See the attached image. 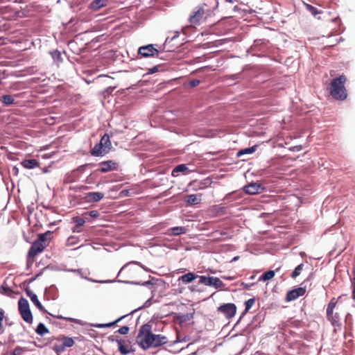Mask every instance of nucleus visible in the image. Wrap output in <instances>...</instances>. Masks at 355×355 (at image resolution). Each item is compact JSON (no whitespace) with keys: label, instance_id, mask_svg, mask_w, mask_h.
<instances>
[{"label":"nucleus","instance_id":"obj_14","mask_svg":"<svg viewBox=\"0 0 355 355\" xmlns=\"http://www.w3.org/2000/svg\"><path fill=\"white\" fill-rule=\"evenodd\" d=\"M263 190V188L261 187V184L255 182L250 183L243 188V191L250 195H255L259 193Z\"/></svg>","mask_w":355,"mask_h":355},{"label":"nucleus","instance_id":"obj_58","mask_svg":"<svg viewBox=\"0 0 355 355\" xmlns=\"http://www.w3.org/2000/svg\"><path fill=\"white\" fill-rule=\"evenodd\" d=\"M96 166L94 163H87L82 165V168H92Z\"/></svg>","mask_w":355,"mask_h":355},{"label":"nucleus","instance_id":"obj_45","mask_svg":"<svg viewBox=\"0 0 355 355\" xmlns=\"http://www.w3.org/2000/svg\"><path fill=\"white\" fill-rule=\"evenodd\" d=\"M52 349L56 352L58 354H60V353L63 352L65 349L63 345H55L52 347Z\"/></svg>","mask_w":355,"mask_h":355},{"label":"nucleus","instance_id":"obj_49","mask_svg":"<svg viewBox=\"0 0 355 355\" xmlns=\"http://www.w3.org/2000/svg\"><path fill=\"white\" fill-rule=\"evenodd\" d=\"M87 215L89 216L90 217H92L93 218H96L99 216V212L97 210H92L90 211L85 212L83 214L84 216H85Z\"/></svg>","mask_w":355,"mask_h":355},{"label":"nucleus","instance_id":"obj_52","mask_svg":"<svg viewBox=\"0 0 355 355\" xmlns=\"http://www.w3.org/2000/svg\"><path fill=\"white\" fill-rule=\"evenodd\" d=\"M354 277L352 279V298L355 300V268L354 270Z\"/></svg>","mask_w":355,"mask_h":355},{"label":"nucleus","instance_id":"obj_20","mask_svg":"<svg viewBox=\"0 0 355 355\" xmlns=\"http://www.w3.org/2000/svg\"><path fill=\"white\" fill-rule=\"evenodd\" d=\"M107 0H93L89 6L90 10L97 11L100 8L106 6Z\"/></svg>","mask_w":355,"mask_h":355},{"label":"nucleus","instance_id":"obj_1","mask_svg":"<svg viewBox=\"0 0 355 355\" xmlns=\"http://www.w3.org/2000/svg\"><path fill=\"white\" fill-rule=\"evenodd\" d=\"M155 341V334L152 333V326L149 323L143 324L139 330L137 342L144 349H148Z\"/></svg>","mask_w":355,"mask_h":355},{"label":"nucleus","instance_id":"obj_7","mask_svg":"<svg viewBox=\"0 0 355 355\" xmlns=\"http://www.w3.org/2000/svg\"><path fill=\"white\" fill-rule=\"evenodd\" d=\"M217 311L222 313L227 319L232 318L236 313V306L233 303L223 304L217 308Z\"/></svg>","mask_w":355,"mask_h":355},{"label":"nucleus","instance_id":"obj_26","mask_svg":"<svg viewBox=\"0 0 355 355\" xmlns=\"http://www.w3.org/2000/svg\"><path fill=\"white\" fill-rule=\"evenodd\" d=\"M99 143L103 144L104 148L107 149V151L110 152L112 148V144L110 141V137L107 133L104 134L100 139Z\"/></svg>","mask_w":355,"mask_h":355},{"label":"nucleus","instance_id":"obj_48","mask_svg":"<svg viewBox=\"0 0 355 355\" xmlns=\"http://www.w3.org/2000/svg\"><path fill=\"white\" fill-rule=\"evenodd\" d=\"M25 350V348L17 346L12 352L11 355H21Z\"/></svg>","mask_w":355,"mask_h":355},{"label":"nucleus","instance_id":"obj_60","mask_svg":"<svg viewBox=\"0 0 355 355\" xmlns=\"http://www.w3.org/2000/svg\"><path fill=\"white\" fill-rule=\"evenodd\" d=\"M11 172L13 175L17 176L19 174V168L17 166H13Z\"/></svg>","mask_w":355,"mask_h":355},{"label":"nucleus","instance_id":"obj_63","mask_svg":"<svg viewBox=\"0 0 355 355\" xmlns=\"http://www.w3.org/2000/svg\"><path fill=\"white\" fill-rule=\"evenodd\" d=\"M30 258H31V257H28V260H27V268H28V269L31 268V265H32V263H33V261H30Z\"/></svg>","mask_w":355,"mask_h":355},{"label":"nucleus","instance_id":"obj_61","mask_svg":"<svg viewBox=\"0 0 355 355\" xmlns=\"http://www.w3.org/2000/svg\"><path fill=\"white\" fill-rule=\"evenodd\" d=\"M108 340L111 343L116 342L118 343V341H121V339L114 338V336H111L108 337Z\"/></svg>","mask_w":355,"mask_h":355},{"label":"nucleus","instance_id":"obj_40","mask_svg":"<svg viewBox=\"0 0 355 355\" xmlns=\"http://www.w3.org/2000/svg\"><path fill=\"white\" fill-rule=\"evenodd\" d=\"M303 268H304V264L303 263H301V264L298 265L295 268V270L293 271V272L291 273V277L293 279H295L296 277H297L301 274V272L302 271Z\"/></svg>","mask_w":355,"mask_h":355},{"label":"nucleus","instance_id":"obj_46","mask_svg":"<svg viewBox=\"0 0 355 355\" xmlns=\"http://www.w3.org/2000/svg\"><path fill=\"white\" fill-rule=\"evenodd\" d=\"M153 298V295L151 297H150L148 300H147L142 306H140L138 309H135L132 312H135V311L140 310L143 308H147V307H149L150 306H151Z\"/></svg>","mask_w":355,"mask_h":355},{"label":"nucleus","instance_id":"obj_17","mask_svg":"<svg viewBox=\"0 0 355 355\" xmlns=\"http://www.w3.org/2000/svg\"><path fill=\"white\" fill-rule=\"evenodd\" d=\"M224 211H225V207L220 205L211 206L207 210V212L208 213V214L213 217L220 215V214H223Z\"/></svg>","mask_w":355,"mask_h":355},{"label":"nucleus","instance_id":"obj_44","mask_svg":"<svg viewBox=\"0 0 355 355\" xmlns=\"http://www.w3.org/2000/svg\"><path fill=\"white\" fill-rule=\"evenodd\" d=\"M306 9L314 16L320 13L318 9L310 4H305Z\"/></svg>","mask_w":355,"mask_h":355},{"label":"nucleus","instance_id":"obj_6","mask_svg":"<svg viewBox=\"0 0 355 355\" xmlns=\"http://www.w3.org/2000/svg\"><path fill=\"white\" fill-rule=\"evenodd\" d=\"M46 246L45 241H43V236L41 237L37 236V239L32 243L28 250V257L34 258L39 253L42 252Z\"/></svg>","mask_w":355,"mask_h":355},{"label":"nucleus","instance_id":"obj_3","mask_svg":"<svg viewBox=\"0 0 355 355\" xmlns=\"http://www.w3.org/2000/svg\"><path fill=\"white\" fill-rule=\"evenodd\" d=\"M337 301L335 297H333L327 305V320L331 322L332 326L334 327V331L341 330L342 323L341 318L338 312L334 313V310L336 307Z\"/></svg>","mask_w":355,"mask_h":355},{"label":"nucleus","instance_id":"obj_13","mask_svg":"<svg viewBox=\"0 0 355 355\" xmlns=\"http://www.w3.org/2000/svg\"><path fill=\"white\" fill-rule=\"evenodd\" d=\"M306 293V288L302 287H299L291 291H289L286 296V300L287 302H291L297 299L299 297L302 296Z\"/></svg>","mask_w":355,"mask_h":355},{"label":"nucleus","instance_id":"obj_23","mask_svg":"<svg viewBox=\"0 0 355 355\" xmlns=\"http://www.w3.org/2000/svg\"><path fill=\"white\" fill-rule=\"evenodd\" d=\"M125 317V315L121 316L119 318H117L116 320H115L114 321L108 322V323L89 324V326L94 327L96 328H100V329L112 327V326H114V324H116V323L120 322Z\"/></svg>","mask_w":355,"mask_h":355},{"label":"nucleus","instance_id":"obj_28","mask_svg":"<svg viewBox=\"0 0 355 355\" xmlns=\"http://www.w3.org/2000/svg\"><path fill=\"white\" fill-rule=\"evenodd\" d=\"M155 73V66H153L151 68H150L148 71L147 73H144L143 75V80H141V82L142 83L141 85L144 86V85H148V84L151 83H154L153 80L150 81L148 78V76L149 74H153Z\"/></svg>","mask_w":355,"mask_h":355},{"label":"nucleus","instance_id":"obj_62","mask_svg":"<svg viewBox=\"0 0 355 355\" xmlns=\"http://www.w3.org/2000/svg\"><path fill=\"white\" fill-rule=\"evenodd\" d=\"M221 278L223 279H226V280H234L235 279L234 277H232V276H226V275H223L221 276Z\"/></svg>","mask_w":355,"mask_h":355},{"label":"nucleus","instance_id":"obj_12","mask_svg":"<svg viewBox=\"0 0 355 355\" xmlns=\"http://www.w3.org/2000/svg\"><path fill=\"white\" fill-rule=\"evenodd\" d=\"M65 272H73V273H75V274H78L80 275V277L84 279H86L89 282H94V283H98V284H110V283H114L116 282V280H111V279H107V280H96V279H93L92 278H89V277H87L86 276L84 275V274L82 272V270L81 269H64L63 270Z\"/></svg>","mask_w":355,"mask_h":355},{"label":"nucleus","instance_id":"obj_22","mask_svg":"<svg viewBox=\"0 0 355 355\" xmlns=\"http://www.w3.org/2000/svg\"><path fill=\"white\" fill-rule=\"evenodd\" d=\"M21 165L27 169H33L39 166V162L35 159H25L21 162Z\"/></svg>","mask_w":355,"mask_h":355},{"label":"nucleus","instance_id":"obj_10","mask_svg":"<svg viewBox=\"0 0 355 355\" xmlns=\"http://www.w3.org/2000/svg\"><path fill=\"white\" fill-rule=\"evenodd\" d=\"M206 12L203 6L197 7L189 18L190 24L193 26L198 24Z\"/></svg>","mask_w":355,"mask_h":355},{"label":"nucleus","instance_id":"obj_54","mask_svg":"<svg viewBox=\"0 0 355 355\" xmlns=\"http://www.w3.org/2000/svg\"><path fill=\"white\" fill-rule=\"evenodd\" d=\"M200 83V81L198 79L191 80L189 83V85L190 87H195L198 85H199Z\"/></svg>","mask_w":355,"mask_h":355},{"label":"nucleus","instance_id":"obj_59","mask_svg":"<svg viewBox=\"0 0 355 355\" xmlns=\"http://www.w3.org/2000/svg\"><path fill=\"white\" fill-rule=\"evenodd\" d=\"M76 238L75 236H70L67 239V242L69 245H73L76 243Z\"/></svg>","mask_w":355,"mask_h":355},{"label":"nucleus","instance_id":"obj_34","mask_svg":"<svg viewBox=\"0 0 355 355\" xmlns=\"http://www.w3.org/2000/svg\"><path fill=\"white\" fill-rule=\"evenodd\" d=\"M73 222L75 223L73 232H80V230H76V228L83 226L85 223V220L84 218L77 216L73 218Z\"/></svg>","mask_w":355,"mask_h":355},{"label":"nucleus","instance_id":"obj_36","mask_svg":"<svg viewBox=\"0 0 355 355\" xmlns=\"http://www.w3.org/2000/svg\"><path fill=\"white\" fill-rule=\"evenodd\" d=\"M75 342L72 337L62 336V345L65 347H71L73 346Z\"/></svg>","mask_w":355,"mask_h":355},{"label":"nucleus","instance_id":"obj_29","mask_svg":"<svg viewBox=\"0 0 355 355\" xmlns=\"http://www.w3.org/2000/svg\"><path fill=\"white\" fill-rule=\"evenodd\" d=\"M50 55H51L53 61L56 62L58 65L63 62L61 51H58V49L50 51Z\"/></svg>","mask_w":355,"mask_h":355},{"label":"nucleus","instance_id":"obj_8","mask_svg":"<svg viewBox=\"0 0 355 355\" xmlns=\"http://www.w3.org/2000/svg\"><path fill=\"white\" fill-rule=\"evenodd\" d=\"M25 292L27 296L30 297L31 302L41 312L44 313H47L51 316H54V315L47 311V310L44 308V306L38 300L37 295L35 293H34L28 287L25 288Z\"/></svg>","mask_w":355,"mask_h":355},{"label":"nucleus","instance_id":"obj_51","mask_svg":"<svg viewBox=\"0 0 355 355\" xmlns=\"http://www.w3.org/2000/svg\"><path fill=\"white\" fill-rule=\"evenodd\" d=\"M129 330H130V328L128 326H123L121 328H119L116 331V332L120 334L125 335V334H127L128 333Z\"/></svg>","mask_w":355,"mask_h":355},{"label":"nucleus","instance_id":"obj_24","mask_svg":"<svg viewBox=\"0 0 355 355\" xmlns=\"http://www.w3.org/2000/svg\"><path fill=\"white\" fill-rule=\"evenodd\" d=\"M191 171L188 168L186 164H182L176 166L172 171V175L173 176L178 175L179 173H182L183 174H187Z\"/></svg>","mask_w":355,"mask_h":355},{"label":"nucleus","instance_id":"obj_18","mask_svg":"<svg viewBox=\"0 0 355 355\" xmlns=\"http://www.w3.org/2000/svg\"><path fill=\"white\" fill-rule=\"evenodd\" d=\"M104 197V193L101 192H89L86 194V198L88 202H97L102 200Z\"/></svg>","mask_w":355,"mask_h":355},{"label":"nucleus","instance_id":"obj_39","mask_svg":"<svg viewBox=\"0 0 355 355\" xmlns=\"http://www.w3.org/2000/svg\"><path fill=\"white\" fill-rule=\"evenodd\" d=\"M257 147V146H253L250 147V148L242 149V150H239L238 152L237 155L239 157H240L242 155L251 154V153H254L256 150Z\"/></svg>","mask_w":355,"mask_h":355},{"label":"nucleus","instance_id":"obj_2","mask_svg":"<svg viewBox=\"0 0 355 355\" xmlns=\"http://www.w3.org/2000/svg\"><path fill=\"white\" fill-rule=\"evenodd\" d=\"M347 78L344 75L340 76L338 78H334L330 84V94L331 96L339 101L345 100L347 96V90L345 84Z\"/></svg>","mask_w":355,"mask_h":355},{"label":"nucleus","instance_id":"obj_25","mask_svg":"<svg viewBox=\"0 0 355 355\" xmlns=\"http://www.w3.org/2000/svg\"><path fill=\"white\" fill-rule=\"evenodd\" d=\"M45 293L49 295L51 300H55L58 297V288L53 284L45 288Z\"/></svg>","mask_w":355,"mask_h":355},{"label":"nucleus","instance_id":"obj_15","mask_svg":"<svg viewBox=\"0 0 355 355\" xmlns=\"http://www.w3.org/2000/svg\"><path fill=\"white\" fill-rule=\"evenodd\" d=\"M108 153L107 149L104 148L103 144L99 142L96 144L90 150L91 155L94 157H102Z\"/></svg>","mask_w":355,"mask_h":355},{"label":"nucleus","instance_id":"obj_4","mask_svg":"<svg viewBox=\"0 0 355 355\" xmlns=\"http://www.w3.org/2000/svg\"><path fill=\"white\" fill-rule=\"evenodd\" d=\"M18 310L21 315V318L27 323L31 324L33 322V314L30 309V306L28 300L21 297L18 301Z\"/></svg>","mask_w":355,"mask_h":355},{"label":"nucleus","instance_id":"obj_43","mask_svg":"<svg viewBox=\"0 0 355 355\" xmlns=\"http://www.w3.org/2000/svg\"><path fill=\"white\" fill-rule=\"evenodd\" d=\"M254 302H255V299L254 298H251V299H249L248 300H247L245 302V311L244 312L245 313L248 312V311L254 305Z\"/></svg>","mask_w":355,"mask_h":355},{"label":"nucleus","instance_id":"obj_31","mask_svg":"<svg viewBox=\"0 0 355 355\" xmlns=\"http://www.w3.org/2000/svg\"><path fill=\"white\" fill-rule=\"evenodd\" d=\"M0 101L5 106H10L15 102L14 98L11 95L5 94L0 96Z\"/></svg>","mask_w":355,"mask_h":355},{"label":"nucleus","instance_id":"obj_19","mask_svg":"<svg viewBox=\"0 0 355 355\" xmlns=\"http://www.w3.org/2000/svg\"><path fill=\"white\" fill-rule=\"evenodd\" d=\"M169 178L164 173H162L158 172V169L157 168V187L161 186H166L168 184Z\"/></svg>","mask_w":355,"mask_h":355},{"label":"nucleus","instance_id":"obj_35","mask_svg":"<svg viewBox=\"0 0 355 355\" xmlns=\"http://www.w3.org/2000/svg\"><path fill=\"white\" fill-rule=\"evenodd\" d=\"M169 231L171 234L178 236L186 233L187 228L185 227H175L170 229Z\"/></svg>","mask_w":355,"mask_h":355},{"label":"nucleus","instance_id":"obj_33","mask_svg":"<svg viewBox=\"0 0 355 355\" xmlns=\"http://www.w3.org/2000/svg\"><path fill=\"white\" fill-rule=\"evenodd\" d=\"M35 332L38 335L43 336L44 335L49 333V330L44 323L40 322L35 329Z\"/></svg>","mask_w":355,"mask_h":355},{"label":"nucleus","instance_id":"obj_5","mask_svg":"<svg viewBox=\"0 0 355 355\" xmlns=\"http://www.w3.org/2000/svg\"><path fill=\"white\" fill-rule=\"evenodd\" d=\"M199 278L200 284H205V286H213L216 289L226 290L225 288V284L218 277L200 276Z\"/></svg>","mask_w":355,"mask_h":355},{"label":"nucleus","instance_id":"obj_9","mask_svg":"<svg viewBox=\"0 0 355 355\" xmlns=\"http://www.w3.org/2000/svg\"><path fill=\"white\" fill-rule=\"evenodd\" d=\"M99 168L96 171L101 173H107L112 171H116L118 168L119 164L113 160H107L98 163Z\"/></svg>","mask_w":355,"mask_h":355},{"label":"nucleus","instance_id":"obj_41","mask_svg":"<svg viewBox=\"0 0 355 355\" xmlns=\"http://www.w3.org/2000/svg\"><path fill=\"white\" fill-rule=\"evenodd\" d=\"M119 351L122 355H127L130 353L126 346L123 344V341H118Z\"/></svg>","mask_w":355,"mask_h":355},{"label":"nucleus","instance_id":"obj_21","mask_svg":"<svg viewBox=\"0 0 355 355\" xmlns=\"http://www.w3.org/2000/svg\"><path fill=\"white\" fill-rule=\"evenodd\" d=\"M218 2L217 0H205L203 7L207 12H212L218 8Z\"/></svg>","mask_w":355,"mask_h":355},{"label":"nucleus","instance_id":"obj_50","mask_svg":"<svg viewBox=\"0 0 355 355\" xmlns=\"http://www.w3.org/2000/svg\"><path fill=\"white\" fill-rule=\"evenodd\" d=\"M4 318V311L0 309V335L4 332V328L2 326V321Z\"/></svg>","mask_w":355,"mask_h":355},{"label":"nucleus","instance_id":"obj_32","mask_svg":"<svg viewBox=\"0 0 355 355\" xmlns=\"http://www.w3.org/2000/svg\"><path fill=\"white\" fill-rule=\"evenodd\" d=\"M53 317L56 318H58V319L64 320L66 321L73 322H75L76 324H80V325L89 326V324H90V323H87V322H83L82 320H80L79 319L73 318H68V317H64L62 315H57V316L54 315Z\"/></svg>","mask_w":355,"mask_h":355},{"label":"nucleus","instance_id":"obj_53","mask_svg":"<svg viewBox=\"0 0 355 355\" xmlns=\"http://www.w3.org/2000/svg\"><path fill=\"white\" fill-rule=\"evenodd\" d=\"M1 289H2L4 292V293L6 294H8V293H10L12 292V289L10 287H9L8 285H6V284H3L1 286Z\"/></svg>","mask_w":355,"mask_h":355},{"label":"nucleus","instance_id":"obj_47","mask_svg":"<svg viewBox=\"0 0 355 355\" xmlns=\"http://www.w3.org/2000/svg\"><path fill=\"white\" fill-rule=\"evenodd\" d=\"M53 233V232L48 230L44 233H40L38 234V237H41L43 236V241L46 242L47 239H50V236Z\"/></svg>","mask_w":355,"mask_h":355},{"label":"nucleus","instance_id":"obj_56","mask_svg":"<svg viewBox=\"0 0 355 355\" xmlns=\"http://www.w3.org/2000/svg\"><path fill=\"white\" fill-rule=\"evenodd\" d=\"M254 285V283L247 284L245 282H242L241 284V286L243 287V288L247 289V290L250 289Z\"/></svg>","mask_w":355,"mask_h":355},{"label":"nucleus","instance_id":"obj_16","mask_svg":"<svg viewBox=\"0 0 355 355\" xmlns=\"http://www.w3.org/2000/svg\"><path fill=\"white\" fill-rule=\"evenodd\" d=\"M202 194H191L184 196V202L188 205H198L201 202Z\"/></svg>","mask_w":355,"mask_h":355},{"label":"nucleus","instance_id":"obj_57","mask_svg":"<svg viewBox=\"0 0 355 355\" xmlns=\"http://www.w3.org/2000/svg\"><path fill=\"white\" fill-rule=\"evenodd\" d=\"M120 196L122 197H127L130 196V191L128 189H123L120 192Z\"/></svg>","mask_w":355,"mask_h":355},{"label":"nucleus","instance_id":"obj_38","mask_svg":"<svg viewBox=\"0 0 355 355\" xmlns=\"http://www.w3.org/2000/svg\"><path fill=\"white\" fill-rule=\"evenodd\" d=\"M275 271L273 270H268L266 272H264L260 277V280L262 281H268L270 279H272L275 277Z\"/></svg>","mask_w":355,"mask_h":355},{"label":"nucleus","instance_id":"obj_27","mask_svg":"<svg viewBox=\"0 0 355 355\" xmlns=\"http://www.w3.org/2000/svg\"><path fill=\"white\" fill-rule=\"evenodd\" d=\"M198 276L193 272H188L180 276L178 278V281H182V282L187 284L193 282L196 279Z\"/></svg>","mask_w":355,"mask_h":355},{"label":"nucleus","instance_id":"obj_55","mask_svg":"<svg viewBox=\"0 0 355 355\" xmlns=\"http://www.w3.org/2000/svg\"><path fill=\"white\" fill-rule=\"evenodd\" d=\"M116 89V86H114V87H107L105 91H104V94L105 95H110V94H112V93L114 92V90Z\"/></svg>","mask_w":355,"mask_h":355},{"label":"nucleus","instance_id":"obj_64","mask_svg":"<svg viewBox=\"0 0 355 355\" xmlns=\"http://www.w3.org/2000/svg\"><path fill=\"white\" fill-rule=\"evenodd\" d=\"M154 280H155V278H152L150 280L145 282L143 284L144 285H147V284H154L153 283Z\"/></svg>","mask_w":355,"mask_h":355},{"label":"nucleus","instance_id":"obj_37","mask_svg":"<svg viewBox=\"0 0 355 355\" xmlns=\"http://www.w3.org/2000/svg\"><path fill=\"white\" fill-rule=\"evenodd\" d=\"M48 268H49V266L44 267L37 274H36L34 277H33L32 278H31L29 279H27V280L24 281L23 282V284H29L33 282L34 281H35L39 277H40L43 274V272L45 270H46Z\"/></svg>","mask_w":355,"mask_h":355},{"label":"nucleus","instance_id":"obj_30","mask_svg":"<svg viewBox=\"0 0 355 355\" xmlns=\"http://www.w3.org/2000/svg\"><path fill=\"white\" fill-rule=\"evenodd\" d=\"M193 313H187L184 315H179L175 317L176 322L182 324L185 323L193 318Z\"/></svg>","mask_w":355,"mask_h":355},{"label":"nucleus","instance_id":"obj_11","mask_svg":"<svg viewBox=\"0 0 355 355\" xmlns=\"http://www.w3.org/2000/svg\"><path fill=\"white\" fill-rule=\"evenodd\" d=\"M137 53L141 58L153 56L155 53V44H150L141 46L138 49Z\"/></svg>","mask_w":355,"mask_h":355},{"label":"nucleus","instance_id":"obj_42","mask_svg":"<svg viewBox=\"0 0 355 355\" xmlns=\"http://www.w3.org/2000/svg\"><path fill=\"white\" fill-rule=\"evenodd\" d=\"M168 342V339L165 336H162L159 334H157V347L166 344Z\"/></svg>","mask_w":355,"mask_h":355}]
</instances>
